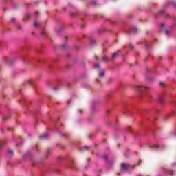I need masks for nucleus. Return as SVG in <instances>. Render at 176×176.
I'll list each match as a JSON object with an SVG mask.
<instances>
[{
	"label": "nucleus",
	"mask_w": 176,
	"mask_h": 176,
	"mask_svg": "<svg viewBox=\"0 0 176 176\" xmlns=\"http://www.w3.org/2000/svg\"><path fill=\"white\" fill-rule=\"evenodd\" d=\"M160 86H164V82H160Z\"/></svg>",
	"instance_id": "obj_11"
},
{
	"label": "nucleus",
	"mask_w": 176,
	"mask_h": 176,
	"mask_svg": "<svg viewBox=\"0 0 176 176\" xmlns=\"http://www.w3.org/2000/svg\"><path fill=\"white\" fill-rule=\"evenodd\" d=\"M112 57H113V58L118 57V53L115 52L114 54H113Z\"/></svg>",
	"instance_id": "obj_6"
},
{
	"label": "nucleus",
	"mask_w": 176,
	"mask_h": 176,
	"mask_svg": "<svg viewBox=\"0 0 176 176\" xmlns=\"http://www.w3.org/2000/svg\"><path fill=\"white\" fill-rule=\"evenodd\" d=\"M80 113H82V110H79Z\"/></svg>",
	"instance_id": "obj_15"
},
{
	"label": "nucleus",
	"mask_w": 176,
	"mask_h": 176,
	"mask_svg": "<svg viewBox=\"0 0 176 176\" xmlns=\"http://www.w3.org/2000/svg\"><path fill=\"white\" fill-rule=\"evenodd\" d=\"M165 34H166V35H168V34H170V32H168V30H166V31L165 32Z\"/></svg>",
	"instance_id": "obj_12"
},
{
	"label": "nucleus",
	"mask_w": 176,
	"mask_h": 176,
	"mask_svg": "<svg viewBox=\"0 0 176 176\" xmlns=\"http://www.w3.org/2000/svg\"><path fill=\"white\" fill-rule=\"evenodd\" d=\"M12 23H14V21H16V19H12Z\"/></svg>",
	"instance_id": "obj_13"
},
{
	"label": "nucleus",
	"mask_w": 176,
	"mask_h": 176,
	"mask_svg": "<svg viewBox=\"0 0 176 176\" xmlns=\"http://www.w3.org/2000/svg\"><path fill=\"white\" fill-rule=\"evenodd\" d=\"M84 149H85V151H89L90 149V147L85 146H84Z\"/></svg>",
	"instance_id": "obj_5"
},
{
	"label": "nucleus",
	"mask_w": 176,
	"mask_h": 176,
	"mask_svg": "<svg viewBox=\"0 0 176 176\" xmlns=\"http://www.w3.org/2000/svg\"><path fill=\"white\" fill-rule=\"evenodd\" d=\"M54 90H57V88L54 87Z\"/></svg>",
	"instance_id": "obj_16"
},
{
	"label": "nucleus",
	"mask_w": 176,
	"mask_h": 176,
	"mask_svg": "<svg viewBox=\"0 0 176 176\" xmlns=\"http://www.w3.org/2000/svg\"><path fill=\"white\" fill-rule=\"evenodd\" d=\"M40 138H41V140H46V138H49V134L45 133V134H44V135H41V136H40Z\"/></svg>",
	"instance_id": "obj_3"
},
{
	"label": "nucleus",
	"mask_w": 176,
	"mask_h": 176,
	"mask_svg": "<svg viewBox=\"0 0 176 176\" xmlns=\"http://www.w3.org/2000/svg\"><path fill=\"white\" fill-rule=\"evenodd\" d=\"M105 75V72L104 70H102L99 72V76L100 78H102Z\"/></svg>",
	"instance_id": "obj_4"
},
{
	"label": "nucleus",
	"mask_w": 176,
	"mask_h": 176,
	"mask_svg": "<svg viewBox=\"0 0 176 176\" xmlns=\"http://www.w3.org/2000/svg\"><path fill=\"white\" fill-rule=\"evenodd\" d=\"M8 153H9V155H13V151L12 150H9L8 151Z\"/></svg>",
	"instance_id": "obj_7"
},
{
	"label": "nucleus",
	"mask_w": 176,
	"mask_h": 176,
	"mask_svg": "<svg viewBox=\"0 0 176 176\" xmlns=\"http://www.w3.org/2000/svg\"><path fill=\"white\" fill-rule=\"evenodd\" d=\"M157 148H159V146H157Z\"/></svg>",
	"instance_id": "obj_17"
},
{
	"label": "nucleus",
	"mask_w": 176,
	"mask_h": 176,
	"mask_svg": "<svg viewBox=\"0 0 176 176\" xmlns=\"http://www.w3.org/2000/svg\"><path fill=\"white\" fill-rule=\"evenodd\" d=\"M103 60H104V61H107V60H108V58H107V56H104V57H103Z\"/></svg>",
	"instance_id": "obj_9"
},
{
	"label": "nucleus",
	"mask_w": 176,
	"mask_h": 176,
	"mask_svg": "<svg viewBox=\"0 0 176 176\" xmlns=\"http://www.w3.org/2000/svg\"><path fill=\"white\" fill-rule=\"evenodd\" d=\"M38 24L39 23L38 22H34V27H38Z\"/></svg>",
	"instance_id": "obj_10"
},
{
	"label": "nucleus",
	"mask_w": 176,
	"mask_h": 176,
	"mask_svg": "<svg viewBox=\"0 0 176 176\" xmlns=\"http://www.w3.org/2000/svg\"><path fill=\"white\" fill-rule=\"evenodd\" d=\"M95 68H100V64L95 63Z\"/></svg>",
	"instance_id": "obj_8"
},
{
	"label": "nucleus",
	"mask_w": 176,
	"mask_h": 176,
	"mask_svg": "<svg viewBox=\"0 0 176 176\" xmlns=\"http://www.w3.org/2000/svg\"><path fill=\"white\" fill-rule=\"evenodd\" d=\"M133 89L134 90H135L136 91H140V90H142V89H149L148 87H144L142 85H134L133 86Z\"/></svg>",
	"instance_id": "obj_1"
},
{
	"label": "nucleus",
	"mask_w": 176,
	"mask_h": 176,
	"mask_svg": "<svg viewBox=\"0 0 176 176\" xmlns=\"http://www.w3.org/2000/svg\"><path fill=\"white\" fill-rule=\"evenodd\" d=\"M28 83H30L31 85V83H32V81L30 80L28 81Z\"/></svg>",
	"instance_id": "obj_14"
},
{
	"label": "nucleus",
	"mask_w": 176,
	"mask_h": 176,
	"mask_svg": "<svg viewBox=\"0 0 176 176\" xmlns=\"http://www.w3.org/2000/svg\"><path fill=\"white\" fill-rule=\"evenodd\" d=\"M129 166L127 164H121V170L122 171H124V170H127L129 168Z\"/></svg>",
	"instance_id": "obj_2"
}]
</instances>
